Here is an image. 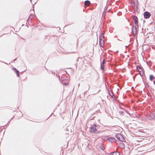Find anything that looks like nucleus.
Returning <instances> with one entry per match:
<instances>
[{
  "mask_svg": "<svg viewBox=\"0 0 155 155\" xmlns=\"http://www.w3.org/2000/svg\"><path fill=\"white\" fill-rule=\"evenodd\" d=\"M131 4L133 8L134 9V12H138V2L137 0H132L131 1Z\"/></svg>",
  "mask_w": 155,
  "mask_h": 155,
  "instance_id": "1",
  "label": "nucleus"
},
{
  "mask_svg": "<svg viewBox=\"0 0 155 155\" xmlns=\"http://www.w3.org/2000/svg\"><path fill=\"white\" fill-rule=\"evenodd\" d=\"M97 124H94L91 127H90V129L91 132L95 133H99V131L97 129Z\"/></svg>",
  "mask_w": 155,
  "mask_h": 155,
  "instance_id": "2",
  "label": "nucleus"
},
{
  "mask_svg": "<svg viewBox=\"0 0 155 155\" xmlns=\"http://www.w3.org/2000/svg\"><path fill=\"white\" fill-rule=\"evenodd\" d=\"M116 137L120 141L124 142L125 140V139L123 136L120 134H117L115 135Z\"/></svg>",
  "mask_w": 155,
  "mask_h": 155,
  "instance_id": "3",
  "label": "nucleus"
},
{
  "mask_svg": "<svg viewBox=\"0 0 155 155\" xmlns=\"http://www.w3.org/2000/svg\"><path fill=\"white\" fill-rule=\"evenodd\" d=\"M143 15L144 18L148 19L150 17L151 14L149 12L146 11L144 12Z\"/></svg>",
  "mask_w": 155,
  "mask_h": 155,
  "instance_id": "4",
  "label": "nucleus"
},
{
  "mask_svg": "<svg viewBox=\"0 0 155 155\" xmlns=\"http://www.w3.org/2000/svg\"><path fill=\"white\" fill-rule=\"evenodd\" d=\"M132 18L134 20L135 25L138 26V21L137 17L135 15H133L132 16Z\"/></svg>",
  "mask_w": 155,
  "mask_h": 155,
  "instance_id": "5",
  "label": "nucleus"
},
{
  "mask_svg": "<svg viewBox=\"0 0 155 155\" xmlns=\"http://www.w3.org/2000/svg\"><path fill=\"white\" fill-rule=\"evenodd\" d=\"M104 38V34L103 33H101L100 35L99 36V43L100 44H101V46L103 47L101 45V41Z\"/></svg>",
  "mask_w": 155,
  "mask_h": 155,
  "instance_id": "6",
  "label": "nucleus"
},
{
  "mask_svg": "<svg viewBox=\"0 0 155 155\" xmlns=\"http://www.w3.org/2000/svg\"><path fill=\"white\" fill-rule=\"evenodd\" d=\"M132 33L134 36L136 35L137 34V28L134 26H133L132 27Z\"/></svg>",
  "mask_w": 155,
  "mask_h": 155,
  "instance_id": "7",
  "label": "nucleus"
},
{
  "mask_svg": "<svg viewBox=\"0 0 155 155\" xmlns=\"http://www.w3.org/2000/svg\"><path fill=\"white\" fill-rule=\"evenodd\" d=\"M148 118L150 120H152L155 119V113H150L148 116Z\"/></svg>",
  "mask_w": 155,
  "mask_h": 155,
  "instance_id": "8",
  "label": "nucleus"
},
{
  "mask_svg": "<svg viewBox=\"0 0 155 155\" xmlns=\"http://www.w3.org/2000/svg\"><path fill=\"white\" fill-rule=\"evenodd\" d=\"M106 139L107 140L110 142H114L115 141L116 139L114 138L113 137H107L106 138Z\"/></svg>",
  "mask_w": 155,
  "mask_h": 155,
  "instance_id": "9",
  "label": "nucleus"
},
{
  "mask_svg": "<svg viewBox=\"0 0 155 155\" xmlns=\"http://www.w3.org/2000/svg\"><path fill=\"white\" fill-rule=\"evenodd\" d=\"M105 60L104 59L102 62L101 64V68L102 70H103L104 69V65L105 64Z\"/></svg>",
  "mask_w": 155,
  "mask_h": 155,
  "instance_id": "10",
  "label": "nucleus"
},
{
  "mask_svg": "<svg viewBox=\"0 0 155 155\" xmlns=\"http://www.w3.org/2000/svg\"><path fill=\"white\" fill-rule=\"evenodd\" d=\"M13 69L15 72L17 76L19 77V71L15 68H14Z\"/></svg>",
  "mask_w": 155,
  "mask_h": 155,
  "instance_id": "11",
  "label": "nucleus"
},
{
  "mask_svg": "<svg viewBox=\"0 0 155 155\" xmlns=\"http://www.w3.org/2000/svg\"><path fill=\"white\" fill-rule=\"evenodd\" d=\"M110 155H120V153L118 152H114L110 153Z\"/></svg>",
  "mask_w": 155,
  "mask_h": 155,
  "instance_id": "12",
  "label": "nucleus"
},
{
  "mask_svg": "<svg viewBox=\"0 0 155 155\" xmlns=\"http://www.w3.org/2000/svg\"><path fill=\"white\" fill-rule=\"evenodd\" d=\"M91 3L90 1L88 0H86L84 2V4L85 5L88 6L90 5Z\"/></svg>",
  "mask_w": 155,
  "mask_h": 155,
  "instance_id": "13",
  "label": "nucleus"
},
{
  "mask_svg": "<svg viewBox=\"0 0 155 155\" xmlns=\"http://www.w3.org/2000/svg\"><path fill=\"white\" fill-rule=\"evenodd\" d=\"M64 75H62L61 77L59 76V78L60 81H62V82L63 83V81H65V79H64L63 78V76Z\"/></svg>",
  "mask_w": 155,
  "mask_h": 155,
  "instance_id": "14",
  "label": "nucleus"
},
{
  "mask_svg": "<svg viewBox=\"0 0 155 155\" xmlns=\"http://www.w3.org/2000/svg\"><path fill=\"white\" fill-rule=\"evenodd\" d=\"M85 89L84 90L85 91V92L87 91L90 89L89 85H87L85 86Z\"/></svg>",
  "mask_w": 155,
  "mask_h": 155,
  "instance_id": "15",
  "label": "nucleus"
},
{
  "mask_svg": "<svg viewBox=\"0 0 155 155\" xmlns=\"http://www.w3.org/2000/svg\"><path fill=\"white\" fill-rule=\"evenodd\" d=\"M136 68L137 70L139 71V69H140V70H141L142 71H143V69H142V68L140 67V66L138 65L137 66H136Z\"/></svg>",
  "mask_w": 155,
  "mask_h": 155,
  "instance_id": "16",
  "label": "nucleus"
},
{
  "mask_svg": "<svg viewBox=\"0 0 155 155\" xmlns=\"http://www.w3.org/2000/svg\"><path fill=\"white\" fill-rule=\"evenodd\" d=\"M154 79V76L152 75H150V80L152 81Z\"/></svg>",
  "mask_w": 155,
  "mask_h": 155,
  "instance_id": "17",
  "label": "nucleus"
},
{
  "mask_svg": "<svg viewBox=\"0 0 155 155\" xmlns=\"http://www.w3.org/2000/svg\"><path fill=\"white\" fill-rule=\"evenodd\" d=\"M120 147L121 148H124V145L123 143H121L120 144Z\"/></svg>",
  "mask_w": 155,
  "mask_h": 155,
  "instance_id": "18",
  "label": "nucleus"
},
{
  "mask_svg": "<svg viewBox=\"0 0 155 155\" xmlns=\"http://www.w3.org/2000/svg\"><path fill=\"white\" fill-rule=\"evenodd\" d=\"M139 74L140 76H142L143 75L144 73L143 71H141V70H140V71L139 70Z\"/></svg>",
  "mask_w": 155,
  "mask_h": 155,
  "instance_id": "19",
  "label": "nucleus"
},
{
  "mask_svg": "<svg viewBox=\"0 0 155 155\" xmlns=\"http://www.w3.org/2000/svg\"><path fill=\"white\" fill-rule=\"evenodd\" d=\"M112 95H110L112 97V98H113V99L114 100H116V98H115V97H113V95H114V94H113V93H112Z\"/></svg>",
  "mask_w": 155,
  "mask_h": 155,
  "instance_id": "20",
  "label": "nucleus"
},
{
  "mask_svg": "<svg viewBox=\"0 0 155 155\" xmlns=\"http://www.w3.org/2000/svg\"><path fill=\"white\" fill-rule=\"evenodd\" d=\"M106 12H105V9H104V11L102 13V15L103 16H104V15H105V14Z\"/></svg>",
  "mask_w": 155,
  "mask_h": 155,
  "instance_id": "21",
  "label": "nucleus"
},
{
  "mask_svg": "<svg viewBox=\"0 0 155 155\" xmlns=\"http://www.w3.org/2000/svg\"><path fill=\"white\" fill-rule=\"evenodd\" d=\"M63 84H64L65 86H67L68 84L67 83H63Z\"/></svg>",
  "mask_w": 155,
  "mask_h": 155,
  "instance_id": "22",
  "label": "nucleus"
},
{
  "mask_svg": "<svg viewBox=\"0 0 155 155\" xmlns=\"http://www.w3.org/2000/svg\"><path fill=\"white\" fill-rule=\"evenodd\" d=\"M104 149H105V148H104V146H102V147H101V149L102 150H104Z\"/></svg>",
  "mask_w": 155,
  "mask_h": 155,
  "instance_id": "23",
  "label": "nucleus"
},
{
  "mask_svg": "<svg viewBox=\"0 0 155 155\" xmlns=\"http://www.w3.org/2000/svg\"><path fill=\"white\" fill-rule=\"evenodd\" d=\"M119 113L121 114H123L124 113L122 111H120Z\"/></svg>",
  "mask_w": 155,
  "mask_h": 155,
  "instance_id": "24",
  "label": "nucleus"
},
{
  "mask_svg": "<svg viewBox=\"0 0 155 155\" xmlns=\"http://www.w3.org/2000/svg\"><path fill=\"white\" fill-rule=\"evenodd\" d=\"M153 83L154 85H155V80L153 81Z\"/></svg>",
  "mask_w": 155,
  "mask_h": 155,
  "instance_id": "25",
  "label": "nucleus"
},
{
  "mask_svg": "<svg viewBox=\"0 0 155 155\" xmlns=\"http://www.w3.org/2000/svg\"><path fill=\"white\" fill-rule=\"evenodd\" d=\"M53 114H54L53 113H52L51 114V115L49 116V117L48 118H49V117H50L51 116V115H52Z\"/></svg>",
  "mask_w": 155,
  "mask_h": 155,
  "instance_id": "26",
  "label": "nucleus"
},
{
  "mask_svg": "<svg viewBox=\"0 0 155 155\" xmlns=\"http://www.w3.org/2000/svg\"><path fill=\"white\" fill-rule=\"evenodd\" d=\"M103 45H102L104 46V40H103Z\"/></svg>",
  "mask_w": 155,
  "mask_h": 155,
  "instance_id": "27",
  "label": "nucleus"
},
{
  "mask_svg": "<svg viewBox=\"0 0 155 155\" xmlns=\"http://www.w3.org/2000/svg\"><path fill=\"white\" fill-rule=\"evenodd\" d=\"M16 59H17V58H15L14 60L15 61V60H16Z\"/></svg>",
  "mask_w": 155,
  "mask_h": 155,
  "instance_id": "28",
  "label": "nucleus"
},
{
  "mask_svg": "<svg viewBox=\"0 0 155 155\" xmlns=\"http://www.w3.org/2000/svg\"><path fill=\"white\" fill-rule=\"evenodd\" d=\"M105 10H107V9H105Z\"/></svg>",
  "mask_w": 155,
  "mask_h": 155,
  "instance_id": "29",
  "label": "nucleus"
}]
</instances>
